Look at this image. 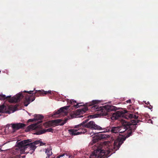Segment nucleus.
<instances>
[{
    "label": "nucleus",
    "mask_w": 158,
    "mask_h": 158,
    "mask_svg": "<svg viewBox=\"0 0 158 158\" xmlns=\"http://www.w3.org/2000/svg\"><path fill=\"white\" fill-rule=\"evenodd\" d=\"M136 124L129 125L125 122L122 126L119 127V130H120L119 133H124V135L118 137L114 141L113 146H111V143L109 142H105V145L108 146V149L102 150L98 148L91 154L89 158H107L114 153L115 151L119 149L127 138L132 135V133L136 129Z\"/></svg>",
    "instance_id": "obj_1"
},
{
    "label": "nucleus",
    "mask_w": 158,
    "mask_h": 158,
    "mask_svg": "<svg viewBox=\"0 0 158 158\" xmlns=\"http://www.w3.org/2000/svg\"><path fill=\"white\" fill-rule=\"evenodd\" d=\"M35 89L34 88L33 90L29 91L25 90L23 91V92L27 93V94L20 93L16 96H13L12 98L10 100L9 102H19L23 97H25L24 99V106H27L29 103L35 100V96L39 97L41 94L46 95L51 93V90L44 91V90H35Z\"/></svg>",
    "instance_id": "obj_2"
},
{
    "label": "nucleus",
    "mask_w": 158,
    "mask_h": 158,
    "mask_svg": "<svg viewBox=\"0 0 158 158\" xmlns=\"http://www.w3.org/2000/svg\"><path fill=\"white\" fill-rule=\"evenodd\" d=\"M101 108L100 110L101 111V114L102 115L108 117L112 116L115 119H118L119 117L123 116L125 114L127 113L126 110H120L114 113H111L112 111H115L117 110V107L113 106L105 105Z\"/></svg>",
    "instance_id": "obj_3"
},
{
    "label": "nucleus",
    "mask_w": 158,
    "mask_h": 158,
    "mask_svg": "<svg viewBox=\"0 0 158 158\" xmlns=\"http://www.w3.org/2000/svg\"><path fill=\"white\" fill-rule=\"evenodd\" d=\"M75 128H77V129H70L69 130V132L71 135H77L84 134L87 131V129L85 128V127L83 126L80 124L76 126Z\"/></svg>",
    "instance_id": "obj_4"
},
{
    "label": "nucleus",
    "mask_w": 158,
    "mask_h": 158,
    "mask_svg": "<svg viewBox=\"0 0 158 158\" xmlns=\"http://www.w3.org/2000/svg\"><path fill=\"white\" fill-rule=\"evenodd\" d=\"M17 110V107L16 106H5L4 105H0V113L10 114L11 113V111L13 112Z\"/></svg>",
    "instance_id": "obj_5"
},
{
    "label": "nucleus",
    "mask_w": 158,
    "mask_h": 158,
    "mask_svg": "<svg viewBox=\"0 0 158 158\" xmlns=\"http://www.w3.org/2000/svg\"><path fill=\"white\" fill-rule=\"evenodd\" d=\"M70 102L71 105H73L75 108H79L81 106H83V108L78 109L77 110V113L79 114H83L88 110V108L86 106H84V105L81 104L82 103H77L76 101L73 99L71 100Z\"/></svg>",
    "instance_id": "obj_6"
},
{
    "label": "nucleus",
    "mask_w": 158,
    "mask_h": 158,
    "mask_svg": "<svg viewBox=\"0 0 158 158\" xmlns=\"http://www.w3.org/2000/svg\"><path fill=\"white\" fill-rule=\"evenodd\" d=\"M67 120V118L65 119L64 120H63L61 119H59L52 120L46 123H48L49 126H51L53 125L57 126L58 125L62 126L66 122Z\"/></svg>",
    "instance_id": "obj_7"
},
{
    "label": "nucleus",
    "mask_w": 158,
    "mask_h": 158,
    "mask_svg": "<svg viewBox=\"0 0 158 158\" xmlns=\"http://www.w3.org/2000/svg\"><path fill=\"white\" fill-rule=\"evenodd\" d=\"M128 118H134L135 119H132L131 120V122L132 123H130L128 122H125L127 123L129 125V124H136V125H137V123H139L140 122H141V121L138 119V116H136L135 114H129L127 113V114L126 115Z\"/></svg>",
    "instance_id": "obj_8"
},
{
    "label": "nucleus",
    "mask_w": 158,
    "mask_h": 158,
    "mask_svg": "<svg viewBox=\"0 0 158 158\" xmlns=\"http://www.w3.org/2000/svg\"><path fill=\"white\" fill-rule=\"evenodd\" d=\"M85 127L92 128L95 130H102L103 129L100 126L96 124L94 121H90L86 124Z\"/></svg>",
    "instance_id": "obj_9"
},
{
    "label": "nucleus",
    "mask_w": 158,
    "mask_h": 158,
    "mask_svg": "<svg viewBox=\"0 0 158 158\" xmlns=\"http://www.w3.org/2000/svg\"><path fill=\"white\" fill-rule=\"evenodd\" d=\"M26 125L23 123H16L12 124V127L13 129L18 130L20 129H24L26 127Z\"/></svg>",
    "instance_id": "obj_10"
},
{
    "label": "nucleus",
    "mask_w": 158,
    "mask_h": 158,
    "mask_svg": "<svg viewBox=\"0 0 158 158\" xmlns=\"http://www.w3.org/2000/svg\"><path fill=\"white\" fill-rule=\"evenodd\" d=\"M105 136L104 134H99L93 137L92 141L93 143H95L98 141L105 138Z\"/></svg>",
    "instance_id": "obj_11"
},
{
    "label": "nucleus",
    "mask_w": 158,
    "mask_h": 158,
    "mask_svg": "<svg viewBox=\"0 0 158 158\" xmlns=\"http://www.w3.org/2000/svg\"><path fill=\"white\" fill-rule=\"evenodd\" d=\"M42 121H41L38 122L37 123L32 124L29 125L26 128V131H28L31 130H32L35 129L38 127V125L42 122Z\"/></svg>",
    "instance_id": "obj_12"
},
{
    "label": "nucleus",
    "mask_w": 158,
    "mask_h": 158,
    "mask_svg": "<svg viewBox=\"0 0 158 158\" xmlns=\"http://www.w3.org/2000/svg\"><path fill=\"white\" fill-rule=\"evenodd\" d=\"M69 108V106H65L61 107L60 109V110H58L55 113V114H59L61 113H64L66 115L67 113L65 110H68Z\"/></svg>",
    "instance_id": "obj_13"
},
{
    "label": "nucleus",
    "mask_w": 158,
    "mask_h": 158,
    "mask_svg": "<svg viewBox=\"0 0 158 158\" xmlns=\"http://www.w3.org/2000/svg\"><path fill=\"white\" fill-rule=\"evenodd\" d=\"M53 129L51 128H49L47 129H43L37 132L36 134L38 135H41L45 133L46 132H52Z\"/></svg>",
    "instance_id": "obj_14"
},
{
    "label": "nucleus",
    "mask_w": 158,
    "mask_h": 158,
    "mask_svg": "<svg viewBox=\"0 0 158 158\" xmlns=\"http://www.w3.org/2000/svg\"><path fill=\"white\" fill-rule=\"evenodd\" d=\"M119 129V127H113L110 128V130H109L112 133H119V131H120Z\"/></svg>",
    "instance_id": "obj_15"
},
{
    "label": "nucleus",
    "mask_w": 158,
    "mask_h": 158,
    "mask_svg": "<svg viewBox=\"0 0 158 158\" xmlns=\"http://www.w3.org/2000/svg\"><path fill=\"white\" fill-rule=\"evenodd\" d=\"M51 150L52 149H50L49 148H48L46 149L45 153L47 155L46 158H50V156L52 155V153Z\"/></svg>",
    "instance_id": "obj_16"
},
{
    "label": "nucleus",
    "mask_w": 158,
    "mask_h": 158,
    "mask_svg": "<svg viewBox=\"0 0 158 158\" xmlns=\"http://www.w3.org/2000/svg\"><path fill=\"white\" fill-rule=\"evenodd\" d=\"M0 100H5L6 99H7V98H10L9 99V102H9V100H10L13 97H12V98H10L11 97V96H8L7 97H6V96L5 95H0ZM11 103H12L11 102H10ZM14 102H12V103H13Z\"/></svg>",
    "instance_id": "obj_17"
},
{
    "label": "nucleus",
    "mask_w": 158,
    "mask_h": 158,
    "mask_svg": "<svg viewBox=\"0 0 158 158\" xmlns=\"http://www.w3.org/2000/svg\"><path fill=\"white\" fill-rule=\"evenodd\" d=\"M34 117L35 118V120H42L43 119L44 117L41 114H35L34 115Z\"/></svg>",
    "instance_id": "obj_18"
},
{
    "label": "nucleus",
    "mask_w": 158,
    "mask_h": 158,
    "mask_svg": "<svg viewBox=\"0 0 158 158\" xmlns=\"http://www.w3.org/2000/svg\"><path fill=\"white\" fill-rule=\"evenodd\" d=\"M89 120V119L87 118L82 123H81V124H80L81 125L84 126H85L86 124L87 123V122H88Z\"/></svg>",
    "instance_id": "obj_19"
},
{
    "label": "nucleus",
    "mask_w": 158,
    "mask_h": 158,
    "mask_svg": "<svg viewBox=\"0 0 158 158\" xmlns=\"http://www.w3.org/2000/svg\"><path fill=\"white\" fill-rule=\"evenodd\" d=\"M40 140H36V141H34V142H33V143L35 146L36 145L40 144Z\"/></svg>",
    "instance_id": "obj_20"
},
{
    "label": "nucleus",
    "mask_w": 158,
    "mask_h": 158,
    "mask_svg": "<svg viewBox=\"0 0 158 158\" xmlns=\"http://www.w3.org/2000/svg\"><path fill=\"white\" fill-rule=\"evenodd\" d=\"M97 103V101L96 100H93L91 102V104L90 105H89L90 106L93 105Z\"/></svg>",
    "instance_id": "obj_21"
},
{
    "label": "nucleus",
    "mask_w": 158,
    "mask_h": 158,
    "mask_svg": "<svg viewBox=\"0 0 158 158\" xmlns=\"http://www.w3.org/2000/svg\"><path fill=\"white\" fill-rule=\"evenodd\" d=\"M92 108L93 109L95 110H99L98 109V106L97 105H94V106H93Z\"/></svg>",
    "instance_id": "obj_22"
},
{
    "label": "nucleus",
    "mask_w": 158,
    "mask_h": 158,
    "mask_svg": "<svg viewBox=\"0 0 158 158\" xmlns=\"http://www.w3.org/2000/svg\"><path fill=\"white\" fill-rule=\"evenodd\" d=\"M40 146H42L46 144L45 143L43 142L41 140H40Z\"/></svg>",
    "instance_id": "obj_23"
},
{
    "label": "nucleus",
    "mask_w": 158,
    "mask_h": 158,
    "mask_svg": "<svg viewBox=\"0 0 158 158\" xmlns=\"http://www.w3.org/2000/svg\"><path fill=\"white\" fill-rule=\"evenodd\" d=\"M35 120V118L33 119H28L27 121V123L31 122L33 121L34 120Z\"/></svg>",
    "instance_id": "obj_24"
},
{
    "label": "nucleus",
    "mask_w": 158,
    "mask_h": 158,
    "mask_svg": "<svg viewBox=\"0 0 158 158\" xmlns=\"http://www.w3.org/2000/svg\"><path fill=\"white\" fill-rule=\"evenodd\" d=\"M130 107H131V110H132L131 111L132 112H133V111H134L135 109H134V108L132 106H130Z\"/></svg>",
    "instance_id": "obj_25"
},
{
    "label": "nucleus",
    "mask_w": 158,
    "mask_h": 158,
    "mask_svg": "<svg viewBox=\"0 0 158 158\" xmlns=\"http://www.w3.org/2000/svg\"><path fill=\"white\" fill-rule=\"evenodd\" d=\"M59 155H60V157H62L64 156L65 155V154L64 153L63 154H61Z\"/></svg>",
    "instance_id": "obj_26"
},
{
    "label": "nucleus",
    "mask_w": 158,
    "mask_h": 158,
    "mask_svg": "<svg viewBox=\"0 0 158 158\" xmlns=\"http://www.w3.org/2000/svg\"><path fill=\"white\" fill-rule=\"evenodd\" d=\"M126 102L127 103H130L131 102V100L129 99L128 100H127Z\"/></svg>",
    "instance_id": "obj_27"
},
{
    "label": "nucleus",
    "mask_w": 158,
    "mask_h": 158,
    "mask_svg": "<svg viewBox=\"0 0 158 158\" xmlns=\"http://www.w3.org/2000/svg\"><path fill=\"white\" fill-rule=\"evenodd\" d=\"M60 158V155H59V156H58L57 157H56V158Z\"/></svg>",
    "instance_id": "obj_28"
},
{
    "label": "nucleus",
    "mask_w": 158,
    "mask_h": 158,
    "mask_svg": "<svg viewBox=\"0 0 158 158\" xmlns=\"http://www.w3.org/2000/svg\"><path fill=\"white\" fill-rule=\"evenodd\" d=\"M25 157V156H22V157L23 158H24Z\"/></svg>",
    "instance_id": "obj_29"
},
{
    "label": "nucleus",
    "mask_w": 158,
    "mask_h": 158,
    "mask_svg": "<svg viewBox=\"0 0 158 158\" xmlns=\"http://www.w3.org/2000/svg\"><path fill=\"white\" fill-rule=\"evenodd\" d=\"M2 151L3 150H2L1 149H0V152H2Z\"/></svg>",
    "instance_id": "obj_30"
},
{
    "label": "nucleus",
    "mask_w": 158,
    "mask_h": 158,
    "mask_svg": "<svg viewBox=\"0 0 158 158\" xmlns=\"http://www.w3.org/2000/svg\"><path fill=\"white\" fill-rule=\"evenodd\" d=\"M103 132H105V131H103ZM102 132V131L101 132Z\"/></svg>",
    "instance_id": "obj_31"
}]
</instances>
